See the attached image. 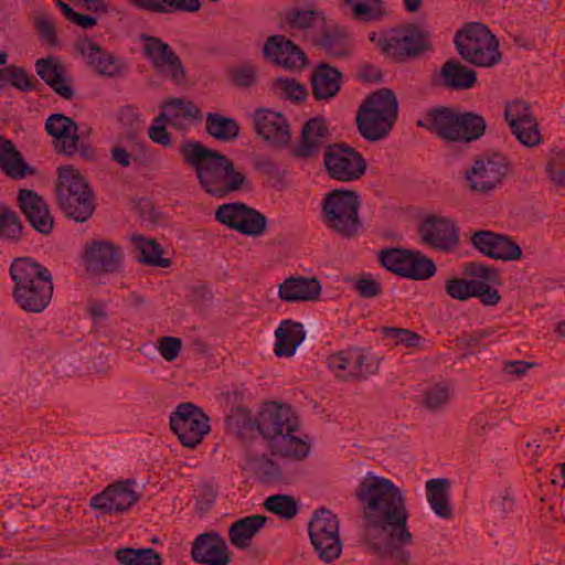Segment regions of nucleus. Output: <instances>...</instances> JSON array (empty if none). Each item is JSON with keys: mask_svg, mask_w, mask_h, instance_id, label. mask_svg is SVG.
I'll return each mask as SVG.
<instances>
[{"mask_svg": "<svg viewBox=\"0 0 565 565\" xmlns=\"http://www.w3.org/2000/svg\"><path fill=\"white\" fill-rule=\"evenodd\" d=\"M354 495L361 507L364 536L393 529V535L409 541L408 511L402 490L390 479L369 472Z\"/></svg>", "mask_w": 565, "mask_h": 565, "instance_id": "1", "label": "nucleus"}, {"mask_svg": "<svg viewBox=\"0 0 565 565\" xmlns=\"http://www.w3.org/2000/svg\"><path fill=\"white\" fill-rule=\"evenodd\" d=\"M183 163L193 169L201 188L210 195L223 199L243 188L246 175L233 161L200 141L186 140L179 147Z\"/></svg>", "mask_w": 565, "mask_h": 565, "instance_id": "2", "label": "nucleus"}, {"mask_svg": "<svg viewBox=\"0 0 565 565\" xmlns=\"http://www.w3.org/2000/svg\"><path fill=\"white\" fill-rule=\"evenodd\" d=\"M299 419L290 406L270 402L257 416V433L268 441L273 455L301 460L307 457L309 446L292 435Z\"/></svg>", "mask_w": 565, "mask_h": 565, "instance_id": "3", "label": "nucleus"}, {"mask_svg": "<svg viewBox=\"0 0 565 565\" xmlns=\"http://www.w3.org/2000/svg\"><path fill=\"white\" fill-rule=\"evenodd\" d=\"M9 273L14 282L12 297L17 305L26 312H42L53 296L51 271L31 257H18L12 260Z\"/></svg>", "mask_w": 565, "mask_h": 565, "instance_id": "4", "label": "nucleus"}, {"mask_svg": "<svg viewBox=\"0 0 565 565\" xmlns=\"http://www.w3.org/2000/svg\"><path fill=\"white\" fill-rule=\"evenodd\" d=\"M56 199L65 217L78 223L89 220L95 211L94 191L72 166L57 169Z\"/></svg>", "mask_w": 565, "mask_h": 565, "instance_id": "5", "label": "nucleus"}, {"mask_svg": "<svg viewBox=\"0 0 565 565\" xmlns=\"http://www.w3.org/2000/svg\"><path fill=\"white\" fill-rule=\"evenodd\" d=\"M360 196L355 191L335 189L321 202V215L326 226L343 238L355 237L362 228L359 217Z\"/></svg>", "mask_w": 565, "mask_h": 565, "instance_id": "6", "label": "nucleus"}, {"mask_svg": "<svg viewBox=\"0 0 565 565\" xmlns=\"http://www.w3.org/2000/svg\"><path fill=\"white\" fill-rule=\"evenodd\" d=\"M456 49L461 58L479 67H492L501 61L499 40L480 22H470L455 34Z\"/></svg>", "mask_w": 565, "mask_h": 565, "instance_id": "7", "label": "nucleus"}, {"mask_svg": "<svg viewBox=\"0 0 565 565\" xmlns=\"http://www.w3.org/2000/svg\"><path fill=\"white\" fill-rule=\"evenodd\" d=\"M511 172V163L499 152L486 153L473 160L466 170L468 189L479 195H491Z\"/></svg>", "mask_w": 565, "mask_h": 565, "instance_id": "8", "label": "nucleus"}, {"mask_svg": "<svg viewBox=\"0 0 565 565\" xmlns=\"http://www.w3.org/2000/svg\"><path fill=\"white\" fill-rule=\"evenodd\" d=\"M44 128L53 138L52 146L56 153L73 157L78 152L84 159H95V148L84 142V132H79L73 118L61 113L52 114L46 118Z\"/></svg>", "mask_w": 565, "mask_h": 565, "instance_id": "9", "label": "nucleus"}, {"mask_svg": "<svg viewBox=\"0 0 565 565\" xmlns=\"http://www.w3.org/2000/svg\"><path fill=\"white\" fill-rule=\"evenodd\" d=\"M323 167L330 179L339 182L360 180L366 172L365 158L345 142L326 145Z\"/></svg>", "mask_w": 565, "mask_h": 565, "instance_id": "10", "label": "nucleus"}, {"mask_svg": "<svg viewBox=\"0 0 565 565\" xmlns=\"http://www.w3.org/2000/svg\"><path fill=\"white\" fill-rule=\"evenodd\" d=\"M308 532L311 544L321 561L331 563L341 555L339 520L330 510L318 509L308 524Z\"/></svg>", "mask_w": 565, "mask_h": 565, "instance_id": "11", "label": "nucleus"}, {"mask_svg": "<svg viewBox=\"0 0 565 565\" xmlns=\"http://www.w3.org/2000/svg\"><path fill=\"white\" fill-rule=\"evenodd\" d=\"M170 428L184 447L194 448L209 434L210 418L199 406L181 403L170 415Z\"/></svg>", "mask_w": 565, "mask_h": 565, "instance_id": "12", "label": "nucleus"}, {"mask_svg": "<svg viewBox=\"0 0 565 565\" xmlns=\"http://www.w3.org/2000/svg\"><path fill=\"white\" fill-rule=\"evenodd\" d=\"M140 41L143 43V56L151 62L159 75L171 79L177 86L186 83L183 63L168 43L145 33L140 34Z\"/></svg>", "mask_w": 565, "mask_h": 565, "instance_id": "13", "label": "nucleus"}, {"mask_svg": "<svg viewBox=\"0 0 565 565\" xmlns=\"http://www.w3.org/2000/svg\"><path fill=\"white\" fill-rule=\"evenodd\" d=\"M382 52L395 62L417 58L430 49L428 34L417 25L395 31L391 38L379 41Z\"/></svg>", "mask_w": 565, "mask_h": 565, "instance_id": "14", "label": "nucleus"}, {"mask_svg": "<svg viewBox=\"0 0 565 565\" xmlns=\"http://www.w3.org/2000/svg\"><path fill=\"white\" fill-rule=\"evenodd\" d=\"M418 233L422 243L437 252L450 253L459 244V227L449 217L429 215L420 223Z\"/></svg>", "mask_w": 565, "mask_h": 565, "instance_id": "15", "label": "nucleus"}, {"mask_svg": "<svg viewBox=\"0 0 565 565\" xmlns=\"http://www.w3.org/2000/svg\"><path fill=\"white\" fill-rule=\"evenodd\" d=\"M81 259L89 274H114L121 267L122 253L120 247L110 241L94 239L84 246Z\"/></svg>", "mask_w": 565, "mask_h": 565, "instance_id": "16", "label": "nucleus"}, {"mask_svg": "<svg viewBox=\"0 0 565 565\" xmlns=\"http://www.w3.org/2000/svg\"><path fill=\"white\" fill-rule=\"evenodd\" d=\"M504 117L512 135L520 141V143L527 148H532L542 142L539 122L533 116L531 106L526 102L514 100L508 104Z\"/></svg>", "mask_w": 565, "mask_h": 565, "instance_id": "17", "label": "nucleus"}, {"mask_svg": "<svg viewBox=\"0 0 565 565\" xmlns=\"http://www.w3.org/2000/svg\"><path fill=\"white\" fill-rule=\"evenodd\" d=\"M135 486L134 479L116 481L94 495L90 499V507L108 514L125 512L140 499V493L134 489Z\"/></svg>", "mask_w": 565, "mask_h": 565, "instance_id": "18", "label": "nucleus"}, {"mask_svg": "<svg viewBox=\"0 0 565 565\" xmlns=\"http://www.w3.org/2000/svg\"><path fill=\"white\" fill-rule=\"evenodd\" d=\"M266 60L288 71H300L308 64L303 50L285 35H270L263 47Z\"/></svg>", "mask_w": 565, "mask_h": 565, "instance_id": "19", "label": "nucleus"}, {"mask_svg": "<svg viewBox=\"0 0 565 565\" xmlns=\"http://www.w3.org/2000/svg\"><path fill=\"white\" fill-rule=\"evenodd\" d=\"M330 136L328 124L322 117L309 119L301 129L299 140L290 147V156L296 159H316Z\"/></svg>", "mask_w": 565, "mask_h": 565, "instance_id": "20", "label": "nucleus"}, {"mask_svg": "<svg viewBox=\"0 0 565 565\" xmlns=\"http://www.w3.org/2000/svg\"><path fill=\"white\" fill-rule=\"evenodd\" d=\"M191 557L198 564L228 565L230 550L225 539L216 531L198 535L192 543Z\"/></svg>", "mask_w": 565, "mask_h": 565, "instance_id": "21", "label": "nucleus"}, {"mask_svg": "<svg viewBox=\"0 0 565 565\" xmlns=\"http://www.w3.org/2000/svg\"><path fill=\"white\" fill-rule=\"evenodd\" d=\"M256 134L274 147H286L290 143V127L281 113L257 109L254 113Z\"/></svg>", "mask_w": 565, "mask_h": 565, "instance_id": "22", "label": "nucleus"}, {"mask_svg": "<svg viewBox=\"0 0 565 565\" xmlns=\"http://www.w3.org/2000/svg\"><path fill=\"white\" fill-rule=\"evenodd\" d=\"M17 200L21 212L35 231L44 235L52 232L54 220L41 195L33 190L21 189Z\"/></svg>", "mask_w": 565, "mask_h": 565, "instance_id": "23", "label": "nucleus"}, {"mask_svg": "<svg viewBox=\"0 0 565 565\" xmlns=\"http://www.w3.org/2000/svg\"><path fill=\"white\" fill-rule=\"evenodd\" d=\"M476 83V71L457 60L446 61L440 70L431 77V84L434 86L451 90H466L473 87Z\"/></svg>", "mask_w": 565, "mask_h": 565, "instance_id": "24", "label": "nucleus"}, {"mask_svg": "<svg viewBox=\"0 0 565 565\" xmlns=\"http://www.w3.org/2000/svg\"><path fill=\"white\" fill-rule=\"evenodd\" d=\"M75 49L84 56L87 64L97 74L108 77H115L121 74L122 65L114 55L88 38L79 39L75 43Z\"/></svg>", "mask_w": 565, "mask_h": 565, "instance_id": "25", "label": "nucleus"}, {"mask_svg": "<svg viewBox=\"0 0 565 565\" xmlns=\"http://www.w3.org/2000/svg\"><path fill=\"white\" fill-rule=\"evenodd\" d=\"M383 537L376 535V533L364 536L370 548L382 558L393 561L396 565H408L411 561V554L403 548L404 545H409L413 542V535L411 534L409 541L401 540L393 535V529H386V531H380Z\"/></svg>", "mask_w": 565, "mask_h": 565, "instance_id": "26", "label": "nucleus"}, {"mask_svg": "<svg viewBox=\"0 0 565 565\" xmlns=\"http://www.w3.org/2000/svg\"><path fill=\"white\" fill-rule=\"evenodd\" d=\"M35 72L40 78L49 85L55 94L71 100L74 97V89L70 79L65 76V67L55 56L40 58L35 62Z\"/></svg>", "mask_w": 565, "mask_h": 565, "instance_id": "27", "label": "nucleus"}, {"mask_svg": "<svg viewBox=\"0 0 565 565\" xmlns=\"http://www.w3.org/2000/svg\"><path fill=\"white\" fill-rule=\"evenodd\" d=\"M322 286L316 277L290 276L278 288V297L285 302L316 301Z\"/></svg>", "mask_w": 565, "mask_h": 565, "instance_id": "28", "label": "nucleus"}, {"mask_svg": "<svg viewBox=\"0 0 565 565\" xmlns=\"http://www.w3.org/2000/svg\"><path fill=\"white\" fill-rule=\"evenodd\" d=\"M161 107L162 111L156 117V121H166L178 130H186V121L199 119L201 116V110L195 104L180 97L169 98Z\"/></svg>", "mask_w": 565, "mask_h": 565, "instance_id": "29", "label": "nucleus"}, {"mask_svg": "<svg viewBox=\"0 0 565 565\" xmlns=\"http://www.w3.org/2000/svg\"><path fill=\"white\" fill-rule=\"evenodd\" d=\"M312 95L317 100L331 99L341 89L342 73L328 63L318 64L311 73Z\"/></svg>", "mask_w": 565, "mask_h": 565, "instance_id": "30", "label": "nucleus"}, {"mask_svg": "<svg viewBox=\"0 0 565 565\" xmlns=\"http://www.w3.org/2000/svg\"><path fill=\"white\" fill-rule=\"evenodd\" d=\"M277 339L274 353L277 356H292L306 338L303 324L291 319L282 320L275 331Z\"/></svg>", "mask_w": 565, "mask_h": 565, "instance_id": "31", "label": "nucleus"}, {"mask_svg": "<svg viewBox=\"0 0 565 565\" xmlns=\"http://www.w3.org/2000/svg\"><path fill=\"white\" fill-rule=\"evenodd\" d=\"M0 168L14 180L35 173V169L25 163L15 145L2 136H0Z\"/></svg>", "mask_w": 565, "mask_h": 565, "instance_id": "32", "label": "nucleus"}, {"mask_svg": "<svg viewBox=\"0 0 565 565\" xmlns=\"http://www.w3.org/2000/svg\"><path fill=\"white\" fill-rule=\"evenodd\" d=\"M359 134L367 141L376 142L385 139L395 120H390L382 115H374L373 111L358 109L355 117Z\"/></svg>", "mask_w": 565, "mask_h": 565, "instance_id": "33", "label": "nucleus"}, {"mask_svg": "<svg viewBox=\"0 0 565 565\" xmlns=\"http://www.w3.org/2000/svg\"><path fill=\"white\" fill-rule=\"evenodd\" d=\"M267 516L255 514L236 520L228 529V539L238 550L250 546L253 537L265 526Z\"/></svg>", "mask_w": 565, "mask_h": 565, "instance_id": "34", "label": "nucleus"}, {"mask_svg": "<svg viewBox=\"0 0 565 565\" xmlns=\"http://www.w3.org/2000/svg\"><path fill=\"white\" fill-rule=\"evenodd\" d=\"M457 116L458 111L450 107H437L427 111L429 131L440 139L457 142Z\"/></svg>", "mask_w": 565, "mask_h": 565, "instance_id": "35", "label": "nucleus"}, {"mask_svg": "<svg viewBox=\"0 0 565 565\" xmlns=\"http://www.w3.org/2000/svg\"><path fill=\"white\" fill-rule=\"evenodd\" d=\"M315 44L332 57H347L352 51L347 30L338 25L324 28Z\"/></svg>", "mask_w": 565, "mask_h": 565, "instance_id": "36", "label": "nucleus"}, {"mask_svg": "<svg viewBox=\"0 0 565 565\" xmlns=\"http://www.w3.org/2000/svg\"><path fill=\"white\" fill-rule=\"evenodd\" d=\"M450 484L446 478H435L426 482V497L431 510L446 520L454 514L449 500Z\"/></svg>", "mask_w": 565, "mask_h": 565, "instance_id": "37", "label": "nucleus"}, {"mask_svg": "<svg viewBox=\"0 0 565 565\" xmlns=\"http://www.w3.org/2000/svg\"><path fill=\"white\" fill-rule=\"evenodd\" d=\"M374 115H382L390 120H396L398 114V102L393 90L381 88L365 97L359 107Z\"/></svg>", "mask_w": 565, "mask_h": 565, "instance_id": "38", "label": "nucleus"}, {"mask_svg": "<svg viewBox=\"0 0 565 565\" xmlns=\"http://www.w3.org/2000/svg\"><path fill=\"white\" fill-rule=\"evenodd\" d=\"M226 430L238 439L246 441L254 438L257 433V417L244 407L232 408L225 417Z\"/></svg>", "mask_w": 565, "mask_h": 565, "instance_id": "39", "label": "nucleus"}, {"mask_svg": "<svg viewBox=\"0 0 565 565\" xmlns=\"http://www.w3.org/2000/svg\"><path fill=\"white\" fill-rule=\"evenodd\" d=\"M137 8L154 13L198 12L200 0H130Z\"/></svg>", "mask_w": 565, "mask_h": 565, "instance_id": "40", "label": "nucleus"}, {"mask_svg": "<svg viewBox=\"0 0 565 565\" xmlns=\"http://www.w3.org/2000/svg\"><path fill=\"white\" fill-rule=\"evenodd\" d=\"M206 132L220 141L235 140L239 135V124L217 113H209L205 120Z\"/></svg>", "mask_w": 565, "mask_h": 565, "instance_id": "41", "label": "nucleus"}, {"mask_svg": "<svg viewBox=\"0 0 565 565\" xmlns=\"http://www.w3.org/2000/svg\"><path fill=\"white\" fill-rule=\"evenodd\" d=\"M486 120L475 113H459L457 116V142H471L478 140L486 131Z\"/></svg>", "mask_w": 565, "mask_h": 565, "instance_id": "42", "label": "nucleus"}, {"mask_svg": "<svg viewBox=\"0 0 565 565\" xmlns=\"http://www.w3.org/2000/svg\"><path fill=\"white\" fill-rule=\"evenodd\" d=\"M23 236V224L10 206L0 203V241L17 244Z\"/></svg>", "mask_w": 565, "mask_h": 565, "instance_id": "43", "label": "nucleus"}, {"mask_svg": "<svg viewBox=\"0 0 565 565\" xmlns=\"http://www.w3.org/2000/svg\"><path fill=\"white\" fill-rule=\"evenodd\" d=\"M132 241L139 249V255L137 256L139 263L162 268L170 267L171 260L161 256L162 248L156 239L135 235Z\"/></svg>", "mask_w": 565, "mask_h": 565, "instance_id": "44", "label": "nucleus"}, {"mask_svg": "<svg viewBox=\"0 0 565 565\" xmlns=\"http://www.w3.org/2000/svg\"><path fill=\"white\" fill-rule=\"evenodd\" d=\"M120 565H162L161 555L153 548L121 547L115 552Z\"/></svg>", "mask_w": 565, "mask_h": 565, "instance_id": "45", "label": "nucleus"}, {"mask_svg": "<svg viewBox=\"0 0 565 565\" xmlns=\"http://www.w3.org/2000/svg\"><path fill=\"white\" fill-rule=\"evenodd\" d=\"M247 463L255 477L265 484L275 483L282 479L280 467L266 455L248 457Z\"/></svg>", "mask_w": 565, "mask_h": 565, "instance_id": "46", "label": "nucleus"}, {"mask_svg": "<svg viewBox=\"0 0 565 565\" xmlns=\"http://www.w3.org/2000/svg\"><path fill=\"white\" fill-rule=\"evenodd\" d=\"M264 508L282 519L291 520L299 512L298 501L289 494H273L264 502Z\"/></svg>", "mask_w": 565, "mask_h": 565, "instance_id": "47", "label": "nucleus"}, {"mask_svg": "<svg viewBox=\"0 0 565 565\" xmlns=\"http://www.w3.org/2000/svg\"><path fill=\"white\" fill-rule=\"evenodd\" d=\"M436 273L435 263L420 252H411L405 271L406 278L423 280Z\"/></svg>", "mask_w": 565, "mask_h": 565, "instance_id": "48", "label": "nucleus"}, {"mask_svg": "<svg viewBox=\"0 0 565 565\" xmlns=\"http://www.w3.org/2000/svg\"><path fill=\"white\" fill-rule=\"evenodd\" d=\"M267 227V218L259 211L245 205L243 216L239 222V233L247 236H260Z\"/></svg>", "mask_w": 565, "mask_h": 565, "instance_id": "49", "label": "nucleus"}, {"mask_svg": "<svg viewBox=\"0 0 565 565\" xmlns=\"http://www.w3.org/2000/svg\"><path fill=\"white\" fill-rule=\"evenodd\" d=\"M452 395L451 386L447 383H437L429 386L423 395V405L430 412L444 408Z\"/></svg>", "mask_w": 565, "mask_h": 565, "instance_id": "50", "label": "nucleus"}, {"mask_svg": "<svg viewBox=\"0 0 565 565\" xmlns=\"http://www.w3.org/2000/svg\"><path fill=\"white\" fill-rule=\"evenodd\" d=\"M409 250L402 248L384 249L380 253L379 259L383 267L387 270L397 274L401 277L405 276Z\"/></svg>", "mask_w": 565, "mask_h": 565, "instance_id": "51", "label": "nucleus"}, {"mask_svg": "<svg viewBox=\"0 0 565 565\" xmlns=\"http://www.w3.org/2000/svg\"><path fill=\"white\" fill-rule=\"evenodd\" d=\"M353 360V352L340 351L328 356V367L335 374L339 380L353 381L351 365Z\"/></svg>", "mask_w": 565, "mask_h": 565, "instance_id": "52", "label": "nucleus"}, {"mask_svg": "<svg viewBox=\"0 0 565 565\" xmlns=\"http://www.w3.org/2000/svg\"><path fill=\"white\" fill-rule=\"evenodd\" d=\"M381 332L384 339L392 340L394 345L404 344L407 348L420 347L422 337L409 329L383 327Z\"/></svg>", "mask_w": 565, "mask_h": 565, "instance_id": "53", "label": "nucleus"}, {"mask_svg": "<svg viewBox=\"0 0 565 565\" xmlns=\"http://www.w3.org/2000/svg\"><path fill=\"white\" fill-rule=\"evenodd\" d=\"M245 203L235 202L220 205L215 211V218L220 223L238 231L239 222L244 213Z\"/></svg>", "mask_w": 565, "mask_h": 565, "instance_id": "54", "label": "nucleus"}, {"mask_svg": "<svg viewBox=\"0 0 565 565\" xmlns=\"http://www.w3.org/2000/svg\"><path fill=\"white\" fill-rule=\"evenodd\" d=\"M476 279L455 277L446 280L445 290L447 295L456 300L466 301L473 297Z\"/></svg>", "mask_w": 565, "mask_h": 565, "instance_id": "55", "label": "nucleus"}, {"mask_svg": "<svg viewBox=\"0 0 565 565\" xmlns=\"http://www.w3.org/2000/svg\"><path fill=\"white\" fill-rule=\"evenodd\" d=\"M522 257V249L516 242L510 236L499 234L497 238L495 249L493 259H500L504 262L518 260Z\"/></svg>", "mask_w": 565, "mask_h": 565, "instance_id": "56", "label": "nucleus"}, {"mask_svg": "<svg viewBox=\"0 0 565 565\" xmlns=\"http://www.w3.org/2000/svg\"><path fill=\"white\" fill-rule=\"evenodd\" d=\"M498 236L499 233L491 231H478L471 235L470 242L481 254L493 258Z\"/></svg>", "mask_w": 565, "mask_h": 565, "instance_id": "57", "label": "nucleus"}, {"mask_svg": "<svg viewBox=\"0 0 565 565\" xmlns=\"http://www.w3.org/2000/svg\"><path fill=\"white\" fill-rule=\"evenodd\" d=\"M462 273L467 276L478 278L486 282L498 284L500 279L499 270L494 267L470 262L465 264Z\"/></svg>", "mask_w": 565, "mask_h": 565, "instance_id": "58", "label": "nucleus"}, {"mask_svg": "<svg viewBox=\"0 0 565 565\" xmlns=\"http://www.w3.org/2000/svg\"><path fill=\"white\" fill-rule=\"evenodd\" d=\"M228 78L233 85L247 88L256 84L257 70L249 64L234 67L228 71Z\"/></svg>", "mask_w": 565, "mask_h": 565, "instance_id": "59", "label": "nucleus"}, {"mask_svg": "<svg viewBox=\"0 0 565 565\" xmlns=\"http://www.w3.org/2000/svg\"><path fill=\"white\" fill-rule=\"evenodd\" d=\"M275 86L281 90V96L292 102H302L308 93L303 85L296 79L279 77L275 82Z\"/></svg>", "mask_w": 565, "mask_h": 565, "instance_id": "60", "label": "nucleus"}, {"mask_svg": "<svg viewBox=\"0 0 565 565\" xmlns=\"http://www.w3.org/2000/svg\"><path fill=\"white\" fill-rule=\"evenodd\" d=\"M354 17L362 21L372 20L381 10L382 0H345Z\"/></svg>", "mask_w": 565, "mask_h": 565, "instance_id": "61", "label": "nucleus"}, {"mask_svg": "<svg viewBox=\"0 0 565 565\" xmlns=\"http://www.w3.org/2000/svg\"><path fill=\"white\" fill-rule=\"evenodd\" d=\"M319 18L320 13L315 10H291L286 13L288 23L302 30L312 28Z\"/></svg>", "mask_w": 565, "mask_h": 565, "instance_id": "62", "label": "nucleus"}, {"mask_svg": "<svg viewBox=\"0 0 565 565\" xmlns=\"http://www.w3.org/2000/svg\"><path fill=\"white\" fill-rule=\"evenodd\" d=\"M9 82L13 87L22 92L34 90L40 85L35 77L29 75L23 67L17 65H11Z\"/></svg>", "mask_w": 565, "mask_h": 565, "instance_id": "63", "label": "nucleus"}, {"mask_svg": "<svg viewBox=\"0 0 565 565\" xmlns=\"http://www.w3.org/2000/svg\"><path fill=\"white\" fill-rule=\"evenodd\" d=\"M34 28L40 34L41 39L50 44L57 45V35L54 23L50 20L49 15L43 12H39L34 17Z\"/></svg>", "mask_w": 565, "mask_h": 565, "instance_id": "64", "label": "nucleus"}]
</instances>
